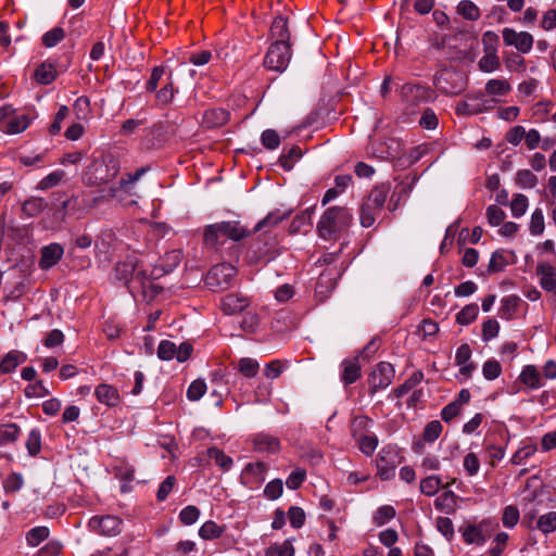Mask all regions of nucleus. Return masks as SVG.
<instances>
[{"label":"nucleus","mask_w":556,"mask_h":556,"mask_svg":"<svg viewBox=\"0 0 556 556\" xmlns=\"http://www.w3.org/2000/svg\"><path fill=\"white\" fill-rule=\"evenodd\" d=\"M252 442L256 452L277 453L280 450L279 439L267 433L256 434Z\"/></svg>","instance_id":"nucleus-22"},{"label":"nucleus","mask_w":556,"mask_h":556,"mask_svg":"<svg viewBox=\"0 0 556 556\" xmlns=\"http://www.w3.org/2000/svg\"><path fill=\"white\" fill-rule=\"evenodd\" d=\"M251 236L248 227L240 220H223L205 226L203 231V244L218 251L227 240L239 242Z\"/></svg>","instance_id":"nucleus-2"},{"label":"nucleus","mask_w":556,"mask_h":556,"mask_svg":"<svg viewBox=\"0 0 556 556\" xmlns=\"http://www.w3.org/2000/svg\"><path fill=\"white\" fill-rule=\"evenodd\" d=\"M519 381L531 389L543 387L542 377L534 365H527L519 375Z\"/></svg>","instance_id":"nucleus-27"},{"label":"nucleus","mask_w":556,"mask_h":556,"mask_svg":"<svg viewBox=\"0 0 556 556\" xmlns=\"http://www.w3.org/2000/svg\"><path fill=\"white\" fill-rule=\"evenodd\" d=\"M535 529L543 534L556 531V511L552 510L541 515L535 522Z\"/></svg>","instance_id":"nucleus-38"},{"label":"nucleus","mask_w":556,"mask_h":556,"mask_svg":"<svg viewBox=\"0 0 556 556\" xmlns=\"http://www.w3.org/2000/svg\"><path fill=\"white\" fill-rule=\"evenodd\" d=\"M49 536L47 527H35L26 534V541L30 546H37Z\"/></svg>","instance_id":"nucleus-56"},{"label":"nucleus","mask_w":556,"mask_h":556,"mask_svg":"<svg viewBox=\"0 0 556 556\" xmlns=\"http://www.w3.org/2000/svg\"><path fill=\"white\" fill-rule=\"evenodd\" d=\"M519 519L520 514L517 506L508 505L504 508L502 516V522L504 527L511 529L518 523Z\"/></svg>","instance_id":"nucleus-55"},{"label":"nucleus","mask_w":556,"mask_h":556,"mask_svg":"<svg viewBox=\"0 0 556 556\" xmlns=\"http://www.w3.org/2000/svg\"><path fill=\"white\" fill-rule=\"evenodd\" d=\"M314 213V207H308L298 214L291 222L289 226L290 233H298L304 229V227H309L312 225V216Z\"/></svg>","instance_id":"nucleus-33"},{"label":"nucleus","mask_w":556,"mask_h":556,"mask_svg":"<svg viewBox=\"0 0 556 556\" xmlns=\"http://www.w3.org/2000/svg\"><path fill=\"white\" fill-rule=\"evenodd\" d=\"M380 157L387 160L400 159L403 153L402 144L397 139L390 138L381 143Z\"/></svg>","instance_id":"nucleus-35"},{"label":"nucleus","mask_w":556,"mask_h":556,"mask_svg":"<svg viewBox=\"0 0 556 556\" xmlns=\"http://www.w3.org/2000/svg\"><path fill=\"white\" fill-rule=\"evenodd\" d=\"M261 233L251 242L248 249L249 263L269 262L280 254L277 237L268 230Z\"/></svg>","instance_id":"nucleus-5"},{"label":"nucleus","mask_w":556,"mask_h":556,"mask_svg":"<svg viewBox=\"0 0 556 556\" xmlns=\"http://www.w3.org/2000/svg\"><path fill=\"white\" fill-rule=\"evenodd\" d=\"M479 314V306L476 303H470L463 307L456 314V323L462 326H468L476 320Z\"/></svg>","instance_id":"nucleus-41"},{"label":"nucleus","mask_w":556,"mask_h":556,"mask_svg":"<svg viewBox=\"0 0 556 556\" xmlns=\"http://www.w3.org/2000/svg\"><path fill=\"white\" fill-rule=\"evenodd\" d=\"M485 522L482 521L478 525H467L459 529L463 540L467 544L483 545L486 541L484 534Z\"/></svg>","instance_id":"nucleus-15"},{"label":"nucleus","mask_w":556,"mask_h":556,"mask_svg":"<svg viewBox=\"0 0 556 556\" xmlns=\"http://www.w3.org/2000/svg\"><path fill=\"white\" fill-rule=\"evenodd\" d=\"M265 556H294V547L290 540L281 544H273L265 551Z\"/></svg>","instance_id":"nucleus-50"},{"label":"nucleus","mask_w":556,"mask_h":556,"mask_svg":"<svg viewBox=\"0 0 556 556\" xmlns=\"http://www.w3.org/2000/svg\"><path fill=\"white\" fill-rule=\"evenodd\" d=\"M457 13L468 21H477L480 17V9L470 0L460 1Z\"/></svg>","instance_id":"nucleus-45"},{"label":"nucleus","mask_w":556,"mask_h":556,"mask_svg":"<svg viewBox=\"0 0 556 556\" xmlns=\"http://www.w3.org/2000/svg\"><path fill=\"white\" fill-rule=\"evenodd\" d=\"M359 451L366 456H371L376 451L379 440L372 432L355 440Z\"/></svg>","instance_id":"nucleus-43"},{"label":"nucleus","mask_w":556,"mask_h":556,"mask_svg":"<svg viewBox=\"0 0 556 556\" xmlns=\"http://www.w3.org/2000/svg\"><path fill=\"white\" fill-rule=\"evenodd\" d=\"M402 457L400 456L396 446L394 445H386L378 453L376 465H377V476L386 481L390 480L395 476V468L399 464H401Z\"/></svg>","instance_id":"nucleus-8"},{"label":"nucleus","mask_w":556,"mask_h":556,"mask_svg":"<svg viewBox=\"0 0 556 556\" xmlns=\"http://www.w3.org/2000/svg\"><path fill=\"white\" fill-rule=\"evenodd\" d=\"M503 41L507 47H514L518 52L527 54L532 50L534 38L528 31H517L514 28L505 27L502 30Z\"/></svg>","instance_id":"nucleus-13"},{"label":"nucleus","mask_w":556,"mask_h":556,"mask_svg":"<svg viewBox=\"0 0 556 556\" xmlns=\"http://www.w3.org/2000/svg\"><path fill=\"white\" fill-rule=\"evenodd\" d=\"M341 379L345 386L352 384L361 377V365L358 358L344 359L341 364Z\"/></svg>","instance_id":"nucleus-25"},{"label":"nucleus","mask_w":556,"mask_h":556,"mask_svg":"<svg viewBox=\"0 0 556 556\" xmlns=\"http://www.w3.org/2000/svg\"><path fill=\"white\" fill-rule=\"evenodd\" d=\"M47 205L48 203L43 198L33 197L23 203L22 211L28 217H34L40 214Z\"/></svg>","instance_id":"nucleus-36"},{"label":"nucleus","mask_w":556,"mask_h":556,"mask_svg":"<svg viewBox=\"0 0 556 556\" xmlns=\"http://www.w3.org/2000/svg\"><path fill=\"white\" fill-rule=\"evenodd\" d=\"M402 102L407 106H418L433 100L431 88L421 84L407 83L401 86L399 90Z\"/></svg>","instance_id":"nucleus-10"},{"label":"nucleus","mask_w":556,"mask_h":556,"mask_svg":"<svg viewBox=\"0 0 556 556\" xmlns=\"http://www.w3.org/2000/svg\"><path fill=\"white\" fill-rule=\"evenodd\" d=\"M424 379V374L421 371H415L409 378L405 380V382L393 390V394L395 397L400 399L407 394L410 390H413L416 386H418Z\"/></svg>","instance_id":"nucleus-40"},{"label":"nucleus","mask_w":556,"mask_h":556,"mask_svg":"<svg viewBox=\"0 0 556 556\" xmlns=\"http://www.w3.org/2000/svg\"><path fill=\"white\" fill-rule=\"evenodd\" d=\"M200 516V509L197 506L188 505L181 509L179 520L185 526H191L197 522Z\"/></svg>","instance_id":"nucleus-59"},{"label":"nucleus","mask_w":556,"mask_h":556,"mask_svg":"<svg viewBox=\"0 0 556 556\" xmlns=\"http://www.w3.org/2000/svg\"><path fill=\"white\" fill-rule=\"evenodd\" d=\"M391 185L390 182H382L380 185L375 186L369 194L365 198L366 200V207L370 208V205L375 206L376 208H382L384 207L387 198L390 193Z\"/></svg>","instance_id":"nucleus-16"},{"label":"nucleus","mask_w":556,"mask_h":556,"mask_svg":"<svg viewBox=\"0 0 556 556\" xmlns=\"http://www.w3.org/2000/svg\"><path fill=\"white\" fill-rule=\"evenodd\" d=\"M121 170V161L113 153H101L94 156L84 169L83 182L88 187H99L112 181Z\"/></svg>","instance_id":"nucleus-3"},{"label":"nucleus","mask_w":556,"mask_h":556,"mask_svg":"<svg viewBox=\"0 0 556 556\" xmlns=\"http://www.w3.org/2000/svg\"><path fill=\"white\" fill-rule=\"evenodd\" d=\"M225 532V527L217 525L213 520L204 522L199 529V535L203 540L218 539Z\"/></svg>","instance_id":"nucleus-37"},{"label":"nucleus","mask_w":556,"mask_h":556,"mask_svg":"<svg viewBox=\"0 0 556 556\" xmlns=\"http://www.w3.org/2000/svg\"><path fill=\"white\" fill-rule=\"evenodd\" d=\"M21 434V428L16 424L0 425V445L14 443Z\"/></svg>","instance_id":"nucleus-39"},{"label":"nucleus","mask_w":556,"mask_h":556,"mask_svg":"<svg viewBox=\"0 0 556 556\" xmlns=\"http://www.w3.org/2000/svg\"><path fill=\"white\" fill-rule=\"evenodd\" d=\"M484 51V55L479 60L478 67L481 72L492 73L500 68L501 61L497 55V49H489Z\"/></svg>","instance_id":"nucleus-30"},{"label":"nucleus","mask_w":556,"mask_h":556,"mask_svg":"<svg viewBox=\"0 0 556 556\" xmlns=\"http://www.w3.org/2000/svg\"><path fill=\"white\" fill-rule=\"evenodd\" d=\"M94 395L100 403L108 406H115L119 401L117 390L106 383L99 384L94 390Z\"/></svg>","instance_id":"nucleus-26"},{"label":"nucleus","mask_w":556,"mask_h":556,"mask_svg":"<svg viewBox=\"0 0 556 556\" xmlns=\"http://www.w3.org/2000/svg\"><path fill=\"white\" fill-rule=\"evenodd\" d=\"M353 215L344 206L328 207L317 223L318 236L324 240H336L352 224Z\"/></svg>","instance_id":"nucleus-4"},{"label":"nucleus","mask_w":556,"mask_h":556,"mask_svg":"<svg viewBox=\"0 0 556 556\" xmlns=\"http://www.w3.org/2000/svg\"><path fill=\"white\" fill-rule=\"evenodd\" d=\"M26 448L30 456H37L41 451V433L38 429H31L26 440Z\"/></svg>","instance_id":"nucleus-53"},{"label":"nucleus","mask_w":556,"mask_h":556,"mask_svg":"<svg viewBox=\"0 0 556 556\" xmlns=\"http://www.w3.org/2000/svg\"><path fill=\"white\" fill-rule=\"evenodd\" d=\"M433 84L441 93L446 96L459 94L465 89L462 73L446 68L435 74Z\"/></svg>","instance_id":"nucleus-9"},{"label":"nucleus","mask_w":556,"mask_h":556,"mask_svg":"<svg viewBox=\"0 0 556 556\" xmlns=\"http://www.w3.org/2000/svg\"><path fill=\"white\" fill-rule=\"evenodd\" d=\"M380 213H381V210L376 208L372 205H370V208H367L366 200H364V202L361 206V213H359L361 225L365 228L371 227L375 224V222Z\"/></svg>","instance_id":"nucleus-48"},{"label":"nucleus","mask_w":556,"mask_h":556,"mask_svg":"<svg viewBox=\"0 0 556 556\" xmlns=\"http://www.w3.org/2000/svg\"><path fill=\"white\" fill-rule=\"evenodd\" d=\"M58 76L55 66L52 63L43 62L35 71L34 78L38 84L49 85Z\"/></svg>","instance_id":"nucleus-31"},{"label":"nucleus","mask_w":556,"mask_h":556,"mask_svg":"<svg viewBox=\"0 0 556 556\" xmlns=\"http://www.w3.org/2000/svg\"><path fill=\"white\" fill-rule=\"evenodd\" d=\"M206 392V383L202 379L192 381L187 390V397L190 401L200 400Z\"/></svg>","instance_id":"nucleus-62"},{"label":"nucleus","mask_w":556,"mask_h":556,"mask_svg":"<svg viewBox=\"0 0 556 556\" xmlns=\"http://www.w3.org/2000/svg\"><path fill=\"white\" fill-rule=\"evenodd\" d=\"M136 254L127 255L115 265L116 278L125 283L130 292H141L144 298L152 300L161 293L163 288L154 280L164 276L165 270L150 268Z\"/></svg>","instance_id":"nucleus-1"},{"label":"nucleus","mask_w":556,"mask_h":556,"mask_svg":"<svg viewBox=\"0 0 556 556\" xmlns=\"http://www.w3.org/2000/svg\"><path fill=\"white\" fill-rule=\"evenodd\" d=\"M262 144L268 150H275L280 146V137L274 129H266L261 135Z\"/></svg>","instance_id":"nucleus-60"},{"label":"nucleus","mask_w":556,"mask_h":556,"mask_svg":"<svg viewBox=\"0 0 556 556\" xmlns=\"http://www.w3.org/2000/svg\"><path fill=\"white\" fill-rule=\"evenodd\" d=\"M536 275L540 276V285L545 291L552 292L556 289V271L552 265L539 264Z\"/></svg>","instance_id":"nucleus-23"},{"label":"nucleus","mask_w":556,"mask_h":556,"mask_svg":"<svg viewBox=\"0 0 556 556\" xmlns=\"http://www.w3.org/2000/svg\"><path fill=\"white\" fill-rule=\"evenodd\" d=\"M267 465L263 462L250 463L242 471V479L245 480V484L254 485L260 484L264 481Z\"/></svg>","instance_id":"nucleus-20"},{"label":"nucleus","mask_w":556,"mask_h":556,"mask_svg":"<svg viewBox=\"0 0 556 556\" xmlns=\"http://www.w3.org/2000/svg\"><path fill=\"white\" fill-rule=\"evenodd\" d=\"M374 421L367 416H356L351 420L350 432L352 438L357 440L358 438L370 433V428Z\"/></svg>","instance_id":"nucleus-28"},{"label":"nucleus","mask_w":556,"mask_h":556,"mask_svg":"<svg viewBox=\"0 0 556 556\" xmlns=\"http://www.w3.org/2000/svg\"><path fill=\"white\" fill-rule=\"evenodd\" d=\"M394 376L393 365L388 362H380L369 374V393L375 394L377 391L388 388L392 383Z\"/></svg>","instance_id":"nucleus-11"},{"label":"nucleus","mask_w":556,"mask_h":556,"mask_svg":"<svg viewBox=\"0 0 556 556\" xmlns=\"http://www.w3.org/2000/svg\"><path fill=\"white\" fill-rule=\"evenodd\" d=\"M31 117L28 114L15 115L9 119L7 124L8 132L20 134L24 131L30 124Z\"/></svg>","instance_id":"nucleus-44"},{"label":"nucleus","mask_w":556,"mask_h":556,"mask_svg":"<svg viewBox=\"0 0 556 556\" xmlns=\"http://www.w3.org/2000/svg\"><path fill=\"white\" fill-rule=\"evenodd\" d=\"M23 477L17 472L10 473L3 481L5 493H15L23 486Z\"/></svg>","instance_id":"nucleus-63"},{"label":"nucleus","mask_w":556,"mask_h":556,"mask_svg":"<svg viewBox=\"0 0 556 556\" xmlns=\"http://www.w3.org/2000/svg\"><path fill=\"white\" fill-rule=\"evenodd\" d=\"M442 486V481L439 476L431 475L420 481V492L426 496H433Z\"/></svg>","instance_id":"nucleus-47"},{"label":"nucleus","mask_w":556,"mask_h":556,"mask_svg":"<svg viewBox=\"0 0 556 556\" xmlns=\"http://www.w3.org/2000/svg\"><path fill=\"white\" fill-rule=\"evenodd\" d=\"M25 361L26 355L24 353L18 351H11L0 362V372L9 374Z\"/></svg>","instance_id":"nucleus-32"},{"label":"nucleus","mask_w":556,"mask_h":556,"mask_svg":"<svg viewBox=\"0 0 556 556\" xmlns=\"http://www.w3.org/2000/svg\"><path fill=\"white\" fill-rule=\"evenodd\" d=\"M292 45L271 42L264 58V66L277 73L287 70L292 58Z\"/></svg>","instance_id":"nucleus-7"},{"label":"nucleus","mask_w":556,"mask_h":556,"mask_svg":"<svg viewBox=\"0 0 556 556\" xmlns=\"http://www.w3.org/2000/svg\"><path fill=\"white\" fill-rule=\"evenodd\" d=\"M65 177V172L62 169H56L50 174H48L46 177H43L37 185V189L39 190H48L50 188H53L58 186L63 178Z\"/></svg>","instance_id":"nucleus-51"},{"label":"nucleus","mask_w":556,"mask_h":556,"mask_svg":"<svg viewBox=\"0 0 556 556\" xmlns=\"http://www.w3.org/2000/svg\"><path fill=\"white\" fill-rule=\"evenodd\" d=\"M515 181L523 189H531L538 184V177L530 169H520L516 174Z\"/></svg>","instance_id":"nucleus-52"},{"label":"nucleus","mask_w":556,"mask_h":556,"mask_svg":"<svg viewBox=\"0 0 556 556\" xmlns=\"http://www.w3.org/2000/svg\"><path fill=\"white\" fill-rule=\"evenodd\" d=\"M207 456L214 459L215 464L220 467L224 471H228L233 462L232 458L226 455L222 450L216 446H212L206 451Z\"/></svg>","instance_id":"nucleus-42"},{"label":"nucleus","mask_w":556,"mask_h":556,"mask_svg":"<svg viewBox=\"0 0 556 556\" xmlns=\"http://www.w3.org/2000/svg\"><path fill=\"white\" fill-rule=\"evenodd\" d=\"M269 35L270 38L273 39V42L291 45V36L288 27V21L286 17L281 15L274 18L270 26Z\"/></svg>","instance_id":"nucleus-17"},{"label":"nucleus","mask_w":556,"mask_h":556,"mask_svg":"<svg viewBox=\"0 0 556 556\" xmlns=\"http://www.w3.org/2000/svg\"><path fill=\"white\" fill-rule=\"evenodd\" d=\"M292 213V210H288L281 212L280 210H275L269 212L263 219H261L254 227L253 231H264L268 230L271 232V229L279 225L282 220L287 219Z\"/></svg>","instance_id":"nucleus-19"},{"label":"nucleus","mask_w":556,"mask_h":556,"mask_svg":"<svg viewBox=\"0 0 556 556\" xmlns=\"http://www.w3.org/2000/svg\"><path fill=\"white\" fill-rule=\"evenodd\" d=\"M511 90L506 79H490L485 84V92L491 96H505Z\"/></svg>","instance_id":"nucleus-46"},{"label":"nucleus","mask_w":556,"mask_h":556,"mask_svg":"<svg viewBox=\"0 0 556 556\" xmlns=\"http://www.w3.org/2000/svg\"><path fill=\"white\" fill-rule=\"evenodd\" d=\"M122 519L113 516H93L88 522L91 532L104 536H115L122 532Z\"/></svg>","instance_id":"nucleus-12"},{"label":"nucleus","mask_w":556,"mask_h":556,"mask_svg":"<svg viewBox=\"0 0 556 556\" xmlns=\"http://www.w3.org/2000/svg\"><path fill=\"white\" fill-rule=\"evenodd\" d=\"M482 374L486 380H495L502 374V366L496 359H488L482 366Z\"/></svg>","instance_id":"nucleus-61"},{"label":"nucleus","mask_w":556,"mask_h":556,"mask_svg":"<svg viewBox=\"0 0 556 556\" xmlns=\"http://www.w3.org/2000/svg\"><path fill=\"white\" fill-rule=\"evenodd\" d=\"M229 121V112L227 110L216 108L206 110L203 113L202 125L206 128H218Z\"/></svg>","instance_id":"nucleus-21"},{"label":"nucleus","mask_w":556,"mask_h":556,"mask_svg":"<svg viewBox=\"0 0 556 556\" xmlns=\"http://www.w3.org/2000/svg\"><path fill=\"white\" fill-rule=\"evenodd\" d=\"M250 305V300L238 293H229L222 299L220 309L226 315L241 313Z\"/></svg>","instance_id":"nucleus-14"},{"label":"nucleus","mask_w":556,"mask_h":556,"mask_svg":"<svg viewBox=\"0 0 556 556\" xmlns=\"http://www.w3.org/2000/svg\"><path fill=\"white\" fill-rule=\"evenodd\" d=\"M237 368L244 377L253 378L258 372L260 364L254 358L242 357L239 359Z\"/></svg>","instance_id":"nucleus-49"},{"label":"nucleus","mask_w":556,"mask_h":556,"mask_svg":"<svg viewBox=\"0 0 556 556\" xmlns=\"http://www.w3.org/2000/svg\"><path fill=\"white\" fill-rule=\"evenodd\" d=\"M151 169L150 165L142 166L138 168L135 173H126L119 180V190H123L129 195H137L134 191V185L137 182L144 174H147Z\"/></svg>","instance_id":"nucleus-24"},{"label":"nucleus","mask_w":556,"mask_h":556,"mask_svg":"<svg viewBox=\"0 0 556 556\" xmlns=\"http://www.w3.org/2000/svg\"><path fill=\"white\" fill-rule=\"evenodd\" d=\"M65 37L62 27H53L42 36V45L47 48L56 46Z\"/></svg>","instance_id":"nucleus-58"},{"label":"nucleus","mask_w":556,"mask_h":556,"mask_svg":"<svg viewBox=\"0 0 556 556\" xmlns=\"http://www.w3.org/2000/svg\"><path fill=\"white\" fill-rule=\"evenodd\" d=\"M237 268L229 263L214 265L205 276V285L214 292H220L232 286Z\"/></svg>","instance_id":"nucleus-6"},{"label":"nucleus","mask_w":556,"mask_h":556,"mask_svg":"<svg viewBox=\"0 0 556 556\" xmlns=\"http://www.w3.org/2000/svg\"><path fill=\"white\" fill-rule=\"evenodd\" d=\"M63 253L64 250L59 243H51L47 247H43L39 261L40 268L49 269L53 267L62 258Z\"/></svg>","instance_id":"nucleus-18"},{"label":"nucleus","mask_w":556,"mask_h":556,"mask_svg":"<svg viewBox=\"0 0 556 556\" xmlns=\"http://www.w3.org/2000/svg\"><path fill=\"white\" fill-rule=\"evenodd\" d=\"M182 253L180 250H173L165 255L164 264L162 266H154L153 268H157L160 270H165V274L170 273L181 261Z\"/></svg>","instance_id":"nucleus-54"},{"label":"nucleus","mask_w":556,"mask_h":556,"mask_svg":"<svg viewBox=\"0 0 556 556\" xmlns=\"http://www.w3.org/2000/svg\"><path fill=\"white\" fill-rule=\"evenodd\" d=\"M442 425L439 420H432L424 429L422 439L426 442H434L442 432Z\"/></svg>","instance_id":"nucleus-64"},{"label":"nucleus","mask_w":556,"mask_h":556,"mask_svg":"<svg viewBox=\"0 0 556 556\" xmlns=\"http://www.w3.org/2000/svg\"><path fill=\"white\" fill-rule=\"evenodd\" d=\"M508 262L504 255V253L500 250L492 253L489 265H488V271L490 274H495L504 270V268L507 266Z\"/></svg>","instance_id":"nucleus-57"},{"label":"nucleus","mask_w":556,"mask_h":556,"mask_svg":"<svg viewBox=\"0 0 556 556\" xmlns=\"http://www.w3.org/2000/svg\"><path fill=\"white\" fill-rule=\"evenodd\" d=\"M458 496L453 491L442 492L434 501V507L446 514H452L456 509Z\"/></svg>","instance_id":"nucleus-29"},{"label":"nucleus","mask_w":556,"mask_h":556,"mask_svg":"<svg viewBox=\"0 0 556 556\" xmlns=\"http://www.w3.org/2000/svg\"><path fill=\"white\" fill-rule=\"evenodd\" d=\"M303 153L299 146L291 147L288 151H282L279 157L281 167L289 172L293 168L294 164L302 157Z\"/></svg>","instance_id":"nucleus-34"}]
</instances>
